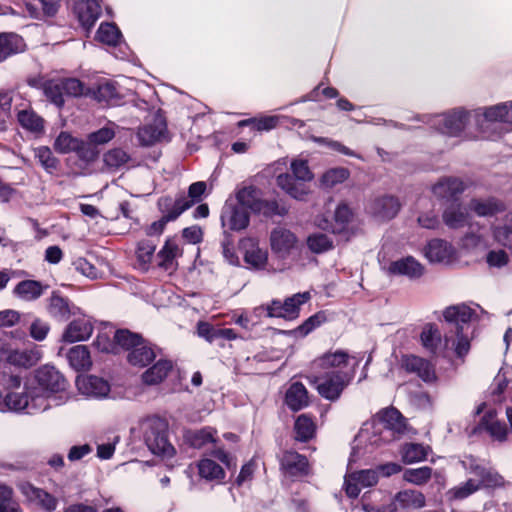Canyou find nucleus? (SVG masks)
I'll use <instances>...</instances> for the list:
<instances>
[{"instance_id":"nucleus-1","label":"nucleus","mask_w":512,"mask_h":512,"mask_svg":"<svg viewBox=\"0 0 512 512\" xmlns=\"http://www.w3.org/2000/svg\"><path fill=\"white\" fill-rule=\"evenodd\" d=\"M404 427V418L397 409H385L381 412L378 423L364 424L355 442L357 445L368 442L370 446L379 447L392 438L394 431L401 432Z\"/></svg>"},{"instance_id":"nucleus-2","label":"nucleus","mask_w":512,"mask_h":512,"mask_svg":"<svg viewBox=\"0 0 512 512\" xmlns=\"http://www.w3.org/2000/svg\"><path fill=\"white\" fill-rule=\"evenodd\" d=\"M291 173H281L276 177V184L287 195L298 201H305L311 193L308 182L314 179L308 161L302 158H293L290 162Z\"/></svg>"},{"instance_id":"nucleus-3","label":"nucleus","mask_w":512,"mask_h":512,"mask_svg":"<svg viewBox=\"0 0 512 512\" xmlns=\"http://www.w3.org/2000/svg\"><path fill=\"white\" fill-rule=\"evenodd\" d=\"M34 378L36 385L31 386V389H37L51 407L62 405L68 400V382L55 367L44 365L38 368Z\"/></svg>"},{"instance_id":"nucleus-4","label":"nucleus","mask_w":512,"mask_h":512,"mask_svg":"<svg viewBox=\"0 0 512 512\" xmlns=\"http://www.w3.org/2000/svg\"><path fill=\"white\" fill-rule=\"evenodd\" d=\"M473 120L478 126L479 134L466 135V138L495 139L499 136V134L493 132L496 124L512 125V101L474 111Z\"/></svg>"},{"instance_id":"nucleus-5","label":"nucleus","mask_w":512,"mask_h":512,"mask_svg":"<svg viewBox=\"0 0 512 512\" xmlns=\"http://www.w3.org/2000/svg\"><path fill=\"white\" fill-rule=\"evenodd\" d=\"M50 407L51 404L46 403L45 398L37 389H31V386H28L24 393L12 392L8 393L4 399L2 398V409L0 410L25 411L27 414H35L44 412Z\"/></svg>"},{"instance_id":"nucleus-6","label":"nucleus","mask_w":512,"mask_h":512,"mask_svg":"<svg viewBox=\"0 0 512 512\" xmlns=\"http://www.w3.org/2000/svg\"><path fill=\"white\" fill-rule=\"evenodd\" d=\"M352 379L353 369L350 372H313L308 376L309 382L316 385L318 393L330 401L338 399Z\"/></svg>"},{"instance_id":"nucleus-7","label":"nucleus","mask_w":512,"mask_h":512,"mask_svg":"<svg viewBox=\"0 0 512 512\" xmlns=\"http://www.w3.org/2000/svg\"><path fill=\"white\" fill-rule=\"evenodd\" d=\"M166 430L163 420L151 419L144 424V441L153 454L172 457L175 449L167 439Z\"/></svg>"},{"instance_id":"nucleus-8","label":"nucleus","mask_w":512,"mask_h":512,"mask_svg":"<svg viewBox=\"0 0 512 512\" xmlns=\"http://www.w3.org/2000/svg\"><path fill=\"white\" fill-rule=\"evenodd\" d=\"M359 365V360L350 356L343 350H337L334 352H327L322 356L316 358L312 364L311 369L313 372H350L353 369V375L355 369Z\"/></svg>"},{"instance_id":"nucleus-9","label":"nucleus","mask_w":512,"mask_h":512,"mask_svg":"<svg viewBox=\"0 0 512 512\" xmlns=\"http://www.w3.org/2000/svg\"><path fill=\"white\" fill-rule=\"evenodd\" d=\"M471 119H473V112L458 108L444 114L435 115L430 119V122L442 134L461 136Z\"/></svg>"},{"instance_id":"nucleus-10","label":"nucleus","mask_w":512,"mask_h":512,"mask_svg":"<svg viewBox=\"0 0 512 512\" xmlns=\"http://www.w3.org/2000/svg\"><path fill=\"white\" fill-rule=\"evenodd\" d=\"M309 298V292H303L288 297L283 303L279 300H274L266 307L267 316L287 320L296 319L299 316L300 306L306 303Z\"/></svg>"},{"instance_id":"nucleus-11","label":"nucleus","mask_w":512,"mask_h":512,"mask_svg":"<svg viewBox=\"0 0 512 512\" xmlns=\"http://www.w3.org/2000/svg\"><path fill=\"white\" fill-rule=\"evenodd\" d=\"M464 469L478 478V483L484 488H500L505 486V480L496 470L479 463L473 457H467L462 462Z\"/></svg>"},{"instance_id":"nucleus-12","label":"nucleus","mask_w":512,"mask_h":512,"mask_svg":"<svg viewBox=\"0 0 512 512\" xmlns=\"http://www.w3.org/2000/svg\"><path fill=\"white\" fill-rule=\"evenodd\" d=\"M420 341L425 350L437 357H446L450 350V336L442 337L436 325L426 324L420 334Z\"/></svg>"},{"instance_id":"nucleus-13","label":"nucleus","mask_w":512,"mask_h":512,"mask_svg":"<svg viewBox=\"0 0 512 512\" xmlns=\"http://www.w3.org/2000/svg\"><path fill=\"white\" fill-rule=\"evenodd\" d=\"M244 262L249 269L255 271L266 270L268 264V251L261 248L259 240L254 237H245L239 242Z\"/></svg>"},{"instance_id":"nucleus-14","label":"nucleus","mask_w":512,"mask_h":512,"mask_svg":"<svg viewBox=\"0 0 512 512\" xmlns=\"http://www.w3.org/2000/svg\"><path fill=\"white\" fill-rule=\"evenodd\" d=\"M379 480L377 470L365 469L347 473L344 479V489L348 497L357 498L362 488L372 487Z\"/></svg>"},{"instance_id":"nucleus-15","label":"nucleus","mask_w":512,"mask_h":512,"mask_svg":"<svg viewBox=\"0 0 512 512\" xmlns=\"http://www.w3.org/2000/svg\"><path fill=\"white\" fill-rule=\"evenodd\" d=\"M270 248L278 258H287L298 246L296 235L284 227L274 228L270 233Z\"/></svg>"},{"instance_id":"nucleus-16","label":"nucleus","mask_w":512,"mask_h":512,"mask_svg":"<svg viewBox=\"0 0 512 512\" xmlns=\"http://www.w3.org/2000/svg\"><path fill=\"white\" fill-rule=\"evenodd\" d=\"M384 271L389 276L416 280L424 275L425 267L413 256H405L392 261L384 268Z\"/></svg>"},{"instance_id":"nucleus-17","label":"nucleus","mask_w":512,"mask_h":512,"mask_svg":"<svg viewBox=\"0 0 512 512\" xmlns=\"http://www.w3.org/2000/svg\"><path fill=\"white\" fill-rule=\"evenodd\" d=\"M18 489L27 502L40 507L46 512H53L58 507L59 501L55 496L29 482L20 483Z\"/></svg>"},{"instance_id":"nucleus-18","label":"nucleus","mask_w":512,"mask_h":512,"mask_svg":"<svg viewBox=\"0 0 512 512\" xmlns=\"http://www.w3.org/2000/svg\"><path fill=\"white\" fill-rule=\"evenodd\" d=\"M54 149L61 153L67 154L76 152L77 155L85 160H92L95 156L94 151L90 148V145L85 141L73 137L68 132H61L54 141Z\"/></svg>"},{"instance_id":"nucleus-19","label":"nucleus","mask_w":512,"mask_h":512,"mask_svg":"<svg viewBox=\"0 0 512 512\" xmlns=\"http://www.w3.org/2000/svg\"><path fill=\"white\" fill-rule=\"evenodd\" d=\"M73 317L61 336L62 342L71 344L86 341L93 333V324L88 316L76 313Z\"/></svg>"},{"instance_id":"nucleus-20","label":"nucleus","mask_w":512,"mask_h":512,"mask_svg":"<svg viewBox=\"0 0 512 512\" xmlns=\"http://www.w3.org/2000/svg\"><path fill=\"white\" fill-rule=\"evenodd\" d=\"M220 218L224 229L236 232L246 229L250 222L247 210L229 201L224 204Z\"/></svg>"},{"instance_id":"nucleus-21","label":"nucleus","mask_w":512,"mask_h":512,"mask_svg":"<svg viewBox=\"0 0 512 512\" xmlns=\"http://www.w3.org/2000/svg\"><path fill=\"white\" fill-rule=\"evenodd\" d=\"M183 255L180 240L176 237L166 239L161 249L156 254L157 265L164 271L174 272L178 268V259Z\"/></svg>"},{"instance_id":"nucleus-22","label":"nucleus","mask_w":512,"mask_h":512,"mask_svg":"<svg viewBox=\"0 0 512 512\" xmlns=\"http://www.w3.org/2000/svg\"><path fill=\"white\" fill-rule=\"evenodd\" d=\"M465 183L456 177H445L432 186L433 195L447 203L459 202V196L465 191Z\"/></svg>"},{"instance_id":"nucleus-23","label":"nucleus","mask_w":512,"mask_h":512,"mask_svg":"<svg viewBox=\"0 0 512 512\" xmlns=\"http://www.w3.org/2000/svg\"><path fill=\"white\" fill-rule=\"evenodd\" d=\"M76 386L78 391L88 398L104 399L108 397L110 392L108 381L94 375L78 376Z\"/></svg>"},{"instance_id":"nucleus-24","label":"nucleus","mask_w":512,"mask_h":512,"mask_svg":"<svg viewBox=\"0 0 512 512\" xmlns=\"http://www.w3.org/2000/svg\"><path fill=\"white\" fill-rule=\"evenodd\" d=\"M207 185L204 181L192 183L188 188V195H179L175 200L172 199L174 212L169 218L177 219L183 212L188 210L194 204L200 202L206 191Z\"/></svg>"},{"instance_id":"nucleus-25","label":"nucleus","mask_w":512,"mask_h":512,"mask_svg":"<svg viewBox=\"0 0 512 512\" xmlns=\"http://www.w3.org/2000/svg\"><path fill=\"white\" fill-rule=\"evenodd\" d=\"M402 366L408 373L417 375L426 383H433L437 379L434 365L422 357L407 355L403 357Z\"/></svg>"},{"instance_id":"nucleus-26","label":"nucleus","mask_w":512,"mask_h":512,"mask_svg":"<svg viewBox=\"0 0 512 512\" xmlns=\"http://www.w3.org/2000/svg\"><path fill=\"white\" fill-rule=\"evenodd\" d=\"M101 0H74V12L81 25L91 29L101 15Z\"/></svg>"},{"instance_id":"nucleus-27","label":"nucleus","mask_w":512,"mask_h":512,"mask_svg":"<svg viewBox=\"0 0 512 512\" xmlns=\"http://www.w3.org/2000/svg\"><path fill=\"white\" fill-rule=\"evenodd\" d=\"M1 351L6 355V361L17 367L30 368L36 365L42 358V352L36 347L24 350L1 349Z\"/></svg>"},{"instance_id":"nucleus-28","label":"nucleus","mask_w":512,"mask_h":512,"mask_svg":"<svg viewBox=\"0 0 512 512\" xmlns=\"http://www.w3.org/2000/svg\"><path fill=\"white\" fill-rule=\"evenodd\" d=\"M479 306L476 305V308H472L466 304H457L452 305L443 311V317L446 322L453 323L458 328H463L462 325L467 324L474 319L477 318V309Z\"/></svg>"},{"instance_id":"nucleus-29","label":"nucleus","mask_w":512,"mask_h":512,"mask_svg":"<svg viewBox=\"0 0 512 512\" xmlns=\"http://www.w3.org/2000/svg\"><path fill=\"white\" fill-rule=\"evenodd\" d=\"M281 469L289 476H304L308 474L309 465L305 456L295 451H286L280 459Z\"/></svg>"},{"instance_id":"nucleus-30","label":"nucleus","mask_w":512,"mask_h":512,"mask_svg":"<svg viewBox=\"0 0 512 512\" xmlns=\"http://www.w3.org/2000/svg\"><path fill=\"white\" fill-rule=\"evenodd\" d=\"M454 255L453 247L440 239L431 240L425 249V256L430 262L449 263Z\"/></svg>"},{"instance_id":"nucleus-31","label":"nucleus","mask_w":512,"mask_h":512,"mask_svg":"<svg viewBox=\"0 0 512 512\" xmlns=\"http://www.w3.org/2000/svg\"><path fill=\"white\" fill-rule=\"evenodd\" d=\"M238 205L253 212H261L265 202L261 199V192L254 186H245L236 192Z\"/></svg>"},{"instance_id":"nucleus-32","label":"nucleus","mask_w":512,"mask_h":512,"mask_svg":"<svg viewBox=\"0 0 512 512\" xmlns=\"http://www.w3.org/2000/svg\"><path fill=\"white\" fill-rule=\"evenodd\" d=\"M166 131V123L161 116H157L152 124L141 127L138 131L139 142L144 146H150L160 141Z\"/></svg>"},{"instance_id":"nucleus-33","label":"nucleus","mask_w":512,"mask_h":512,"mask_svg":"<svg viewBox=\"0 0 512 512\" xmlns=\"http://www.w3.org/2000/svg\"><path fill=\"white\" fill-rule=\"evenodd\" d=\"M385 494L382 491H373L364 494L361 499V507L364 512H397L398 506L389 500L388 503L380 505Z\"/></svg>"},{"instance_id":"nucleus-34","label":"nucleus","mask_w":512,"mask_h":512,"mask_svg":"<svg viewBox=\"0 0 512 512\" xmlns=\"http://www.w3.org/2000/svg\"><path fill=\"white\" fill-rule=\"evenodd\" d=\"M285 403L292 411H299L308 406V391L301 382H294L289 386L285 394Z\"/></svg>"},{"instance_id":"nucleus-35","label":"nucleus","mask_w":512,"mask_h":512,"mask_svg":"<svg viewBox=\"0 0 512 512\" xmlns=\"http://www.w3.org/2000/svg\"><path fill=\"white\" fill-rule=\"evenodd\" d=\"M390 500L397 504L398 509H420L426 505L424 494L412 489L400 491Z\"/></svg>"},{"instance_id":"nucleus-36","label":"nucleus","mask_w":512,"mask_h":512,"mask_svg":"<svg viewBox=\"0 0 512 512\" xmlns=\"http://www.w3.org/2000/svg\"><path fill=\"white\" fill-rule=\"evenodd\" d=\"M67 360L75 371H87L92 366L90 351L85 345H76L67 352Z\"/></svg>"},{"instance_id":"nucleus-37","label":"nucleus","mask_w":512,"mask_h":512,"mask_svg":"<svg viewBox=\"0 0 512 512\" xmlns=\"http://www.w3.org/2000/svg\"><path fill=\"white\" fill-rule=\"evenodd\" d=\"M468 219L469 214L460 202L449 204L443 212L444 223L453 229L465 226Z\"/></svg>"},{"instance_id":"nucleus-38","label":"nucleus","mask_w":512,"mask_h":512,"mask_svg":"<svg viewBox=\"0 0 512 512\" xmlns=\"http://www.w3.org/2000/svg\"><path fill=\"white\" fill-rule=\"evenodd\" d=\"M156 357L153 348L141 339L139 343L128 353V362L133 366L145 367Z\"/></svg>"},{"instance_id":"nucleus-39","label":"nucleus","mask_w":512,"mask_h":512,"mask_svg":"<svg viewBox=\"0 0 512 512\" xmlns=\"http://www.w3.org/2000/svg\"><path fill=\"white\" fill-rule=\"evenodd\" d=\"M400 210V203L393 196H384L378 198L373 203V213L380 219L390 220L394 218Z\"/></svg>"},{"instance_id":"nucleus-40","label":"nucleus","mask_w":512,"mask_h":512,"mask_svg":"<svg viewBox=\"0 0 512 512\" xmlns=\"http://www.w3.org/2000/svg\"><path fill=\"white\" fill-rule=\"evenodd\" d=\"M156 243L149 239L140 240L136 245V265L142 271H147L155 256Z\"/></svg>"},{"instance_id":"nucleus-41","label":"nucleus","mask_w":512,"mask_h":512,"mask_svg":"<svg viewBox=\"0 0 512 512\" xmlns=\"http://www.w3.org/2000/svg\"><path fill=\"white\" fill-rule=\"evenodd\" d=\"M172 367L171 361L160 359L142 374V380L148 385L158 384L167 377Z\"/></svg>"},{"instance_id":"nucleus-42","label":"nucleus","mask_w":512,"mask_h":512,"mask_svg":"<svg viewBox=\"0 0 512 512\" xmlns=\"http://www.w3.org/2000/svg\"><path fill=\"white\" fill-rule=\"evenodd\" d=\"M48 313L58 321H65L69 316H75L76 312L69 307L68 300L60 295L53 293L49 299Z\"/></svg>"},{"instance_id":"nucleus-43","label":"nucleus","mask_w":512,"mask_h":512,"mask_svg":"<svg viewBox=\"0 0 512 512\" xmlns=\"http://www.w3.org/2000/svg\"><path fill=\"white\" fill-rule=\"evenodd\" d=\"M469 208L481 217L493 216L505 209L504 204L495 198L485 200L473 199L469 204Z\"/></svg>"},{"instance_id":"nucleus-44","label":"nucleus","mask_w":512,"mask_h":512,"mask_svg":"<svg viewBox=\"0 0 512 512\" xmlns=\"http://www.w3.org/2000/svg\"><path fill=\"white\" fill-rule=\"evenodd\" d=\"M13 293L21 300L33 301L43 294V287L38 281L23 280L15 286Z\"/></svg>"},{"instance_id":"nucleus-45","label":"nucleus","mask_w":512,"mask_h":512,"mask_svg":"<svg viewBox=\"0 0 512 512\" xmlns=\"http://www.w3.org/2000/svg\"><path fill=\"white\" fill-rule=\"evenodd\" d=\"M158 208L163 214L162 218L159 221L153 222L148 228V234H160L163 232L165 225L173 221L174 219L169 218L170 215L174 212V207L172 206V198L165 196L161 197L158 200Z\"/></svg>"},{"instance_id":"nucleus-46","label":"nucleus","mask_w":512,"mask_h":512,"mask_svg":"<svg viewBox=\"0 0 512 512\" xmlns=\"http://www.w3.org/2000/svg\"><path fill=\"white\" fill-rule=\"evenodd\" d=\"M480 427L487 431L489 435L497 441H505L507 437V429L505 424L498 421L495 414L490 411L482 418Z\"/></svg>"},{"instance_id":"nucleus-47","label":"nucleus","mask_w":512,"mask_h":512,"mask_svg":"<svg viewBox=\"0 0 512 512\" xmlns=\"http://www.w3.org/2000/svg\"><path fill=\"white\" fill-rule=\"evenodd\" d=\"M429 447L418 443H406L401 447L400 455L405 464H413L426 460Z\"/></svg>"},{"instance_id":"nucleus-48","label":"nucleus","mask_w":512,"mask_h":512,"mask_svg":"<svg viewBox=\"0 0 512 512\" xmlns=\"http://www.w3.org/2000/svg\"><path fill=\"white\" fill-rule=\"evenodd\" d=\"M23 46H24L23 40L17 34L1 33L0 34V62L4 61L10 55L22 51Z\"/></svg>"},{"instance_id":"nucleus-49","label":"nucleus","mask_w":512,"mask_h":512,"mask_svg":"<svg viewBox=\"0 0 512 512\" xmlns=\"http://www.w3.org/2000/svg\"><path fill=\"white\" fill-rule=\"evenodd\" d=\"M197 467L199 476L207 481L221 482L225 478L224 469L209 458L201 459Z\"/></svg>"},{"instance_id":"nucleus-50","label":"nucleus","mask_w":512,"mask_h":512,"mask_svg":"<svg viewBox=\"0 0 512 512\" xmlns=\"http://www.w3.org/2000/svg\"><path fill=\"white\" fill-rule=\"evenodd\" d=\"M216 430L211 427H205L200 430L191 432L187 435L190 445L197 449H202L210 444L216 443Z\"/></svg>"},{"instance_id":"nucleus-51","label":"nucleus","mask_w":512,"mask_h":512,"mask_svg":"<svg viewBox=\"0 0 512 512\" xmlns=\"http://www.w3.org/2000/svg\"><path fill=\"white\" fill-rule=\"evenodd\" d=\"M121 32L112 23H102L97 30L96 39L106 45L115 46L119 43Z\"/></svg>"},{"instance_id":"nucleus-52","label":"nucleus","mask_w":512,"mask_h":512,"mask_svg":"<svg viewBox=\"0 0 512 512\" xmlns=\"http://www.w3.org/2000/svg\"><path fill=\"white\" fill-rule=\"evenodd\" d=\"M34 157L47 173H53L58 166V159L47 146H39L33 149Z\"/></svg>"},{"instance_id":"nucleus-53","label":"nucleus","mask_w":512,"mask_h":512,"mask_svg":"<svg viewBox=\"0 0 512 512\" xmlns=\"http://www.w3.org/2000/svg\"><path fill=\"white\" fill-rule=\"evenodd\" d=\"M348 177L349 171L346 168H331L321 176L320 185L323 188H332L337 184L343 183Z\"/></svg>"},{"instance_id":"nucleus-54","label":"nucleus","mask_w":512,"mask_h":512,"mask_svg":"<svg viewBox=\"0 0 512 512\" xmlns=\"http://www.w3.org/2000/svg\"><path fill=\"white\" fill-rule=\"evenodd\" d=\"M294 429L297 440L307 441L311 439L315 433V424L310 417L302 414L296 419Z\"/></svg>"},{"instance_id":"nucleus-55","label":"nucleus","mask_w":512,"mask_h":512,"mask_svg":"<svg viewBox=\"0 0 512 512\" xmlns=\"http://www.w3.org/2000/svg\"><path fill=\"white\" fill-rule=\"evenodd\" d=\"M0 512H23L11 487L0 484Z\"/></svg>"},{"instance_id":"nucleus-56","label":"nucleus","mask_w":512,"mask_h":512,"mask_svg":"<svg viewBox=\"0 0 512 512\" xmlns=\"http://www.w3.org/2000/svg\"><path fill=\"white\" fill-rule=\"evenodd\" d=\"M432 477V468L423 466L419 468L406 469L403 473V479L414 485L426 484Z\"/></svg>"},{"instance_id":"nucleus-57","label":"nucleus","mask_w":512,"mask_h":512,"mask_svg":"<svg viewBox=\"0 0 512 512\" xmlns=\"http://www.w3.org/2000/svg\"><path fill=\"white\" fill-rule=\"evenodd\" d=\"M20 125L32 132H40L43 129V120L33 111L22 110L17 115Z\"/></svg>"},{"instance_id":"nucleus-58","label":"nucleus","mask_w":512,"mask_h":512,"mask_svg":"<svg viewBox=\"0 0 512 512\" xmlns=\"http://www.w3.org/2000/svg\"><path fill=\"white\" fill-rule=\"evenodd\" d=\"M43 91L47 99L57 107H61L64 104V92L62 91L60 80L45 82Z\"/></svg>"},{"instance_id":"nucleus-59","label":"nucleus","mask_w":512,"mask_h":512,"mask_svg":"<svg viewBox=\"0 0 512 512\" xmlns=\"http://www.w3.org/2000/svg\"><path fill=\"white\" fill-rule=\"evenodd\" d=\"M308 248L313 253H324L333 248V241L331 238L323 233H315L307 239Z\"/></svg>"},{"instance_id":"nucleus-60","label":"nucleus","mask_w":512,"mask_h":512,"mask_svg":"<svg viewBox=\"0 0 512 512\" xmlns=\"http://www.w3.org/2000/svg\"><path fill=\"white\" fill-rule=\"evenodd\" d=\"M352 211L346 204H339L334 213L333 233H342L352 219Z\"/></svg>"},{"instance_id":"nucleus-61","label":"nucleus","mask_w":512,"mask_h":512,"mask_svg":"<svg viewBox=\"0 0 512 512\" xmlns=\"http://www.w3.org/2000/svg\"><path fill=\"white\" fill-rule=\"evenodd\" d=\"M456 339L450 337V349H453L455 354L462 358L466 356L470 350V340L464 335L463 328L456 329Z\"/></svg>"},{"instance_id":"nucleus-62","label":"nucleus","mask_w":512,"mask_h":512,"mask_svg":"<svg viewBox=\"0 0 512 512\" xmlns=\"http://www.w3.org/2000/svg\"><path fill=\"white\" fill-rule=\"evenodd\" d=\"M129 160L128 154L122 149L109 150L104 155L105 165L113 170L119 169L125 165Z\"/></svg>"},{"instance_id":"nucleus-63","label":"nucleus","mask_w":512,"mask_h":512,"mask_svg":"<svg viewBox=\"0 0 512 512\" xmlns=\"http://www.w3.org/2000/svg\"><path fill=\"white\" fill-rule=\"evenodd\" d=\"M142 337L139 334L132 333L129 330H118L115 333L114 340L127 351H131L141 341Z\"/></svg>"},{"instance_id":"nucleus-64","label":"nucleus","mask_w":512,"mask_h":512,"mask_svg":"<svg viewBox=\"0 0 512 512\" xmlns=\"http://www.w3.org/2000/svg\"><path fill=\"white\" fill-rule=\"evenodd\" d=\"M494 238L499 244L512 250V217L509 224H503L494 229Z\"/></svg>"}]
</instances>
